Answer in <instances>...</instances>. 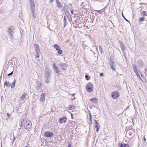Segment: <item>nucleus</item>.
I'll list each match as a JSON object with an SVG mask.
<instances>
[{"label":"nucleus","instance_id":"obj_28","mask_svg":"<svg viewBox=\"0 0 147 147\" xmlns=\"http://www.w3.org/2000/svg\"><path fill=\"white\" fill-rule=\"evenodd\" d=\"M146 11H144L143 12V14H142V15L143 16H146Z\"/></svg>","mask_w":147,"mask_h":147},{"label":"nucleus","instance_id":"obj_14","mask_svg":"<svg viewBox=\"0 0 147 147\" xmlns=\"http://www.w3.org/2000/svg\"><path fill=\"white\" fill-rule=\"evenodd\" d=\"M89 101H90L92 103L96 104L98 103V99L96 98H94L89 99Z\"/></svg>","mask_w":147,"mask_h":147},{"label":"nucleus","instance_id":"obj_18","mask_svg":"<svg viewBox=\"0 0 147 147\" xmlns=\"http://www.w3.org/2000/svg\"><path fill=\"white\" fill-rule=\"evenodd\" d=\"M56 3L57 4V6L59 8L62 7L61 5V2H59L58 0H56Z\"/></svg>","mask_w":147,"mask_h":147},{"label":"nucleus","instance_id":"obj_27","mask_svg":"<svg viewBox=\"0 0 147 147\" xmlns=\"http://www.w3.org/2000/svg\"><path fill=\"white\" fill-rule=\"evenodd\" d=\"M4 85L7 86H10L9 82L7 81H5L4 83Z\"/></svg>","mask_w":147,"mask_h":147},{"label":"nucleus","instance_id":"obj_52","mask_svg":"<svg viewBox=\"0 0 147 147\" xmlns=\"http://www.w3.org/2000/svg\"><path fill=\"white\" fill-rule=\"evenodd\" d=\"M10 63L11 64V65H12V64H13V62H10Z\"/></svg>","mask_w":147,"mask_h":147},{"label":"nucleus","instance_id":"obj_44","mask_svg":"<svg viewBox=\"0 0 147 147\" xmlns=\"http://www.w3.org/2000/svg\"><path fill=\"white\" fill-rule=\"evenodd\" d=\"M13 136H14V135H13ZM15 138H16L15 137L13 136V142H14V141H15Z\"/></svg>","mask_w":147,"mask_h":147},{"label":"nucleus","instance_id":"obj_34","mask_svg":"<svg viewBox=\"0 0 147 147\" xmlns=\"http://www.w3.org/2000/svg\"><path fill=\"white\" fill-rule=\"evenodd\" d=\"M122 16L123 17V18L126 21H127V22H129V21L127 19H126L125 17H124V16H123V14H122Z\"/></svg>","mask_w":147,"mask_h":147},{"label":"nucleus","instance_id":"obj_38","mask_svg":"<svg viewBox=\"0 0 147 147\" xmlns=\"http://www.w3.org/2000/svg\"><path fill=\"white\" fill-rule=\"evenodd\" d=\"M67 20L65 18V17L64 16L63 19V21L64 22H65V23H66Z\"/></svg>","mask_w":147,"mask_h":147},{"label":"nucleus","instance_id":"obj_46","mask_svg":"<svg viewBox=\"0 0 147 147\" xmlns=\"http://www.w3.org/2000/svg\"><path fill=\"white\" fill-rule=\"evenodd\" d=\"M53 0H50V3H51L53 2Z\"/></svg>","mask_w":147,"mask_h":147},{"label":"nucleus","instance_id":"obj_41","mask_svg":"<svg viewBox=\"0 0 147 147\" xmlns=\"http://www.w3.org/2000/svg\"><path fill=\"white\" fill-rule=\"evenodd\" d=\"M103 73H100V76H103Z\"/></svg>","mask_w":147,"mask_h":147},{"label":"nucleus","instance_id":"obj_22","mask_svg":"<svg viewBox=\"0 0 147 147\" xmlns=\"http://www.w3.org/2000/svg\"><path fill=\"white\" fill-rule=\"evenodd\" d=\"M75 106L74 105H70L67 108L70 110H74V109Z\"/></svg>","mask_w":147,"mask_h":147},{"label":"nucleus","instance_id":"obj_6","mask_svg":"<svg viewBox=\"0 0 147 147\" xmlns=\"http://www.w3.org/2000/svg\"><path fill=\"white\" fill-rule=\"evenodd\" d=\"M53 47L56 49V50L58 51L57 53L61 55L62 53V51L60 49L61 48L58 45L55 44L54 45Z\"/></svg>","mask_w":147,"mask_h":147},{"label":"nucleus","instance_id":"obj_10","mask_svg":"<svg viewBox=\"0 0 147 147\" xmlns=\"http://www.w3.org/2000/svg\"><path fill=\"white\" fill-rule=\"evenodd\" d=\"M46 94L45 93H42L40 95V98L39 100L42 102H45V97Z\"/></svg>","mask_w":147,"mask_h":147},{"label":"nucleus","instance_id":"obj_24","mask_svg":"<svg viewBox=\"0 0 147 147\" xmlns=\"http://www.w3.org/2000/svg\"><path fill=\"white\" fill-rule=\"evenodd\" d=\"M35 9H31L32 11V16H33L34 18L35 19L36 17V16L34 15Z\"/></svg>","mask_w":147,"mask_h":147},{"label":"nucleus","instance_id":"obj_29","mask_svg":"<svg viewBox=\"0 0 147 147\" xmlns=\"http://www.w3.org/2000/svg\"><path fill=\"white\" fill-rule=\"evenodd\" d=\"M145 20V18L144 17H141L139 18V22H140L141 21L144 20Z\"/></svg>","mask_w":147,"mask_h":147},{"label":"nucleus","instance_id":"obj_53","mask_svg":"<svg viewBox=\"0 0 147 147\" xmlns=\"http://www.w3.org/2000/svg\"><path fill=\"white\" fill-rule=\"evenodd\" d=\"M70 146H71V145L69 144V145L67 147H70Z\"/></svg>","mask_w":147,"mask_h":147},{"label":"nucleus","instance_id":"obj_4","mask_svg":"<svg viewBox=\"0 0 147 147\" xmlns=\"http://www.w3.org/2000/svg\"><path fill=\"white\" fill-rule=\"evenodd\" d=\"M86 88L88 92H91L93 90V85L91 82H89L87 83L86 86Z\"/></svg>","mask_w":147,"mask_h":147},{"label":"nucleus","instance_id":"obj_54","mask_svg":"<svg viewBox=\"0 0 147 147\" xmlns=\"http://www.w3.org/2000/svg\"><path fill=\"white\" fill-rule=\"evenodd\" d=\"M69 42V41L68 40H67L66 41V42Z\"/></svg>","mask_w":147,"mask_h":147},{"label":"nucleus","instance_id":"obj_16","mask_svg":"<svg viewBox=\"0 0 147 147\" xmlns=\"http://www.w3.org/2000/svg\"><path fill=\"white\" fill-rule=\"evenodd\" d=\"M120 147H130V146L128 144H125L121 143L119 146Z\"/></svg>","mask_w":147,"mask_h":147},{"label":"nucleus","instance_id":"obj_9","mask_svg":"<svg viewBox=\"0 0 147 147\" xmlns=\"http://www.w3.org/2000/svg\"><path fill=\"white\" fill-rule=\"evenodd\" d=\"M53 135V133L51 132L47 131L45 132L44 135L46 137L50 138Z\"/></svg>","mask_w":147,"mask_h":147},{"label":"nucleus","instance_id":"obj_55","mask_svg":"<svg viewBox=\"0 0 147 147\" xmlns=\"http://www.w3.org/2000/svg\"><path fill=\"white\" fill-rule=\"evenodd\" d=\"M141 75V76H142V75Z\"/></svg>","mask_w":147,"mask_h":147},{"label":"nucleus","instance_id":"obj_13","mask_svg":"<svg viewBox=\"0 0 147 147\" xmlns=\"http://www.w3.org/2000/svg\"><path fill=\"white\" fill-rule=\"evenodd\" d=\"M137 65L140 67H142L143 66L144 63L141 59H139L137 61Z\"/></svg>","mask_w":147,"mask_h":147},{"label":"nucleus","instance_id":"obj_21","mask_svg":"<svg viewBox=\"0 0 147 147\" xmlns=\"http://www.w3.org/2000/svg\"><path fill=\"white\" fill-rule=\"evenodd\" d=\"M16 82V80L14 79L13 82L12 83V84H11V88L15 87V86Z\"/></svg>","mask_w":147,"mask_h":147},{"label":"nucleus","instance_id":"obj_23","mask_svg":"<svg viewBox=\"0 0 147 147\" xmlns=\"http://www.w3.org/2000/svg\"><path fill=\"white\" fill-rule=\"evenodd\" d=\"M100 126L99 124H98V125H95V127L96 129V131L97 132H98V130H99L100 128Z\"/></svg>","mask_w":147,"mask_h":147},{"label":"nucleus","instance_id":"obj_42","mask_svg":"<svg viewBox=\"0 0 147 147\" xmlns=\"http://www.w3.org/2000/svg\"><path fill=\"white\" fill-rule=\"evenodd\" d=\"M7 115L9 117L10 116V114L8 113H7Z\"/></svg>","mask_w":147,"mask_h":147},{"label":"nucleus","instance_id":"obj_36","mask_svg":"<svg viewBox=\"0 0 147 147\" xmlns=\"http://www.w3.org/2000/svg\"><path fill=\"white\" fill-rule=\"evenodd\" d=\"M89 119H90V123L92 124V118L91 117H90Z\"/></svg>","mask_w":147,"mask_h":147},{"label":"nucleus","instance_id":"obj_17","mask_svg":"<svg viewBox=\"0 0 147 147\" xmlns=\"http://www.w3.org/2000/svg\"><path fill=\"white\" fill-rule=\"evenodd\" d=\"M54 70L58 74H60L61 72L60 71L59 69H58L57 67H55L54 68Z\"/></svg>","mask_w":147,"mask_h":147},{"label":"nucleus","instance_id":"obj_1","mask_svg":"<svg viewBox=\"0 0 147 147\" xmlns=\"http://www.w3.org/2000/svg\"><path fill=\"white\" fill-rule=\"evenodd\" d=\"M45 80L46 83L49 84L50 82L51 78V71L49 68L46 67L45 68Z\"/></svg>","mask_w":147,"mask_h":147},{"label":"nucleus","instance_id":"obj_15","mask_svg":"<svg viewBox=\"0 0 147 147\" xmlns=\"http://www.w3.org/2000/svg\"><path fill=\"white\" fill-rule=\"evenodd\" d=\"M27 95V94L26 93L24 92L20 97V99L23 101L24 100Z\"/></svg>","mask_w":147,"mask_h":147},{"label":"nucleus","instance_id":"obj_43","mask_svg":"<svg viewBox=\"0 0 147 147\" xmlns=\"http://www.w3.org/2000/svg\"><path fill=\"white\" fill-rule=\"evenodd\" d=\"M67 23L66 22V23H65V22H64V27H65L66 25L67 24Z\"/></svg>","mask_w":147,"mask_h":147},{"label":"nucleus","instance_id":"obj_37","mask_svg":"<svg viewBox=\"0 0 147 147\" xmlns=\"http://www.w3.org/2000/svg\"><path fill=\"white\" fill-rule=\"evenodd\" d=\"M101 10H97V11H96L98 13H100L101 12Z\"/></svg>","mask_w":147,"mask_h":147},{"label":"nucleus","instance_id":"obj_20","mask_svg":"<svg viewBox=\"0 0 147 147\" xmlns=\"http://www.w3.org/2000/svg\"><path fill=\"white\" fill-rule=\"evenodd\" d=\"M120 43L121 45V50L123 51H124V50L125 49V47L124 45L122 44L121 42H120Z\"/></svg>","mask_w":147,"mask_h":147},{"label":"nucleus","instance_id":"obj_26","mask_svg":"<svg viewBox=\"0 0 147 147\" xmlns=\"http://www.w3.org/2000/svg\"><path fill=\"white\" fill-rule=\"evenodd\" d=\"M134 72L135 73L136 75L138 77L140 80H142L141 78L140 77L139 74V73L138 72V70L136 71V72Z\"/></svg>","mask_w":147,"mask_h":147},{"label":"nucleus","instance_id":"obj_32","mask_svg":"<svg viewBox=\"0 0 147 147\" xmlns=\"http://www.w3.org/2000/svg\"><path fill=\"white\" fill-rule=\"evenodd\" d=\"M128 134L129 136V137L131 136L133 134V132L132 131L129 132L128 133Z\"/></svg>","mask_w":147,"mask_h":147},{"label":"nucleus","instance_id":"obj_49","mask_svg":"<svg viewBox=\"0 0 147 147\" xmlns=\"http://www.w3.org/2000/svg\"><path fill=\"white\" fill-rule=\"evenodd\" d=\"M72 99H73V100H74V99H75V98L74 97V96H73L72 97Z\"/></svg>","mask_w":147,"mask_h":147},{"label":"nucleus","instance_id":"obj_51","mask_svg":"<svg viewBox=\"0 0 147 147\" xmlns=\"http://www.w3.org/2000/svg\"><path fill=\"white\" fill-rule=\"evenodd\" d=\"M89 115L90 116V117H91V114L90 113H89Z\"/></svg>","mask_w":147,"mask_h":147},{"label":"nucleus","instance_id":"obj_45","mask_svg":"<svg viewBox=\"0 0 147 147\" xmlns=\"http://www.w3.org/2000/svg\"><path fill=\"white\" fill-rule=\"evenodd\" d=\"M37 62L38 63H40V60L39 59H38L37 60Z\"/></svg>","mask_w":147,"mask_h":147},{"label":"nucleus","instance_id":"obj_40","mask_svg":"<svg viewBox=\"0 0 147 147\" xmlns=\"http://www.w3.org/2000/svg\"><path fill=\"white\" fill-rule=\"evenodd\" d=\"M111 69H112L115 70V69L114 68V66H113L111 65V66L110 67Z\"/></svg>","mask_w":147,"mask_h":147},{"label":"nucleus","instance_id":"obj_30","mask_svg":"<svg viewBox=\"0 0 147 147\" xmlns=\"http://www.w3.org/2000/svg\"><path fill=\"white\" fill-rule=\"evenodd\" d=\"M98 47H99V51H100V53H102V49L101 47L100 46H99Z\"/></svg>","mask_w":147,"mask_h":147},{"label":"nucleus","instance_id":"obj_33","mask_svg":"<svg viewBox=\"0 0 147 147\" xmlns=\"http://www.w3.org/2000/svg\"><path fill=\"white\" fill-rule=\"evenodd\" d=\"M114 62L113 61L111 62L110 63V66H111V65L113 66H114Z\"/></svg>","mask_w":147,"mask_h":147},{"label":"nucleus","instance_id":"obj_7","mask_svg":"<svg viewBox=\"0 0 147 147\" xmlns=\"http://www.w3.org/2000/svg\"><path fill=\"white\" fill-rule=\"evenodd\" d=\"M42 87V84L38 81H37L35 84V87L38 90L41 89Z\"/></svg>","mask_w":147,"mask_h":147},{"label":"nucleus","instance_id":"obj_2","mask_svg":"<svg viewBox=\"0 0 147 147\" xmlns=\"http://www.w3.org/2000/svg\"><path fill=\"white\" fill-rule=\"evenodd\" d=\"M24 127L28 131L31 130L32 128V124L30 121L28 119L23 120L22 122Z\"/></svg>","mask_w":147,"mask_h":147},{"label":"nucleus","instance_id":"obj_11","mask_svg":"<svg viewBox=\"0 0 147 147\" xmlns=\"http://www.w3.org/2000/svg\"><path fill=\"white\" fill-rule=\"evenodd\" d=\"M66 120L67 118L65 117H63L59 119V122L60 124H61L63 122L65 123L66 122Z\"/></svg>","mask_w":147,"mask_h":147},{"label":"nucleus","instance_id":"obj_35","mask_svg":"<svg viewBox=\"0 0 147 147\" xmlns=\"http://www.w3.org/2000/svg\"><path fill=\"white\" fill-rule=\"evenodd\" d=\"M13 71H12L11 73L8 74L7 75L8 76H10L12 75L13 74Z\"/></svg>","mask_w":147,"mask_h":147},{"label":"nucleus","instance_id":"obj_48","mask_svg":"<svg viewBox=\"0 0 147 147\" xmlns=\"http://www.w3.org/2000/svg\"><path fill=\"white\" fill-rule=\"evenodd\" d=\"M55 63H54L53 65V69L54 68V67H56V66H55Z\"/></svg>","mask_w":147,"mask_h":147},{"label":"nucleus","instance_id":"obj_12","mask_svg":"<svg viewBox=\"0 0 147 147\" xmlns=\"http://www.w3.org/2000/svg\"><path fill=\"white\" fill-rule=\"evenodd\" d=\"M30 4L31 9H35V6L34 0H30Z\"/></svg>","mask_w":147,"mask_h":147},{"label":"nucleus","instance_id":"obj_19","mask_svg":"<svg viewBox=\"0 0 147 147\" xmlns=\"http://www.w3.org/2000/svg\"><path fill=\"white\" fill-rule=\"evenodd\" d=\"M132 68L134 72H136V71H137L138 67L136 65H133Z\"/></svg>","mask_w":147,"mask_h":147},{"label":"nucleus","instance_id":"obj_3","mask_svg":"<svg viewBox=\"0 0 147 147\" xmlns=\"http://www.w3.org/2000/svg\"><path fill=\"white\" fill-rule=\"evenodd\" d=\"M34 47L35 49L36 54L35 55V56L37 58H39V55L40 54V52L39 49V47L36 44H34Z\"/></svg>","mask_w":147,"mask_h":147},{"label":"nucleus","instance_id":"obj_39","mask_svg":"<svg viewBox=\"0 0 147 147\" xmlns=\"http://www.w3.org/2000/svg\"><path fill=\"white\" fill-rule=\"evenodd\" d=\"M88 76L87 75H86L85 76V78H86V80H89V79L88 78Z\"/></svg>","mask_w":147,"mask_h":147},{"label":"nucleus","instance_id":"obj_8","mask_svg":"<svg viewBox=\"0 0 147 147\" xmlns=\"http://www.w3.org/2000/svg\"><path fill=\"white\" fill-rule=\"evenodd\" d=\"M68 65L66 63H62L59 65V67L61 69H62L64 71L66 70Z\"/></svg>","mask_w":147,"mask_h":147},{"label":"nucleus","instance_id":"obj_47","mask_svg":"<svg viewBox=\"0 0 147 147\" xmlns=\"http://www.w3.org/2000/svg\"><path fill=\"white\" fill-rule=\"evenodd\" d=\"M71 13L72 14H73V13H74V11H73L72 10H71Z\"/></svg>","mask_w":147,"mask_h":147},{"label":"nucleus","instance_id":"obj_25","mask_svg":"<svg viewBox=\"0 0 147 147\" xmlns=\"http://www.w3.org/2000/svg\"><path fill=\"white\" fill-rule=\"evenodd\" d=\"M9 31L8 32L12 36H13V34H12V33L13 32L12 29L11 28H8Z\"/></svg>","mask_w":147,"mask_h":147},{"label":"nucleus","instance_id":"obj_5","mask_svg":"<svg viewBox=\"0 0 147 147\" xmlns=\"http://www.w3.org/2000/svg\"><path fill=\"white\" fill-rule=\"evenodd\" d=\"M119 96V94L117 91H113L111 92V96L113 99H116Z\"/></svg>","mask_w":147,"mask_h":147},{"label":"nucleus","instance_id":"obj_50","mask_svg":"<svg viewBox=\"0 0 147 147\" xmlns=\"http://www.w3.org/2000/svg\"><path fill=\"white\" fill-rule=\"evenodd\" d=\"M75 94H72L71 95H72V96H74V95Z\"/></svg>","mask_w":147,"mask_h":147},{"label":"nucleus","instance_id":"obj_31","mask_svg":"<svg viewBox=\"0 0 147 147\" xmlns=\"http://www.w3.org/2000/svg\"><path fill=\"white\" fill-rule=\"evenodd\" d=\"M94 124L95 125H98L99 124V123H98L97 121L95 120H94Z\"/></svg>","mask_w":147,"mask_h":147}]
</instances>
